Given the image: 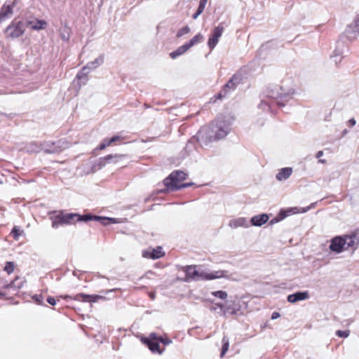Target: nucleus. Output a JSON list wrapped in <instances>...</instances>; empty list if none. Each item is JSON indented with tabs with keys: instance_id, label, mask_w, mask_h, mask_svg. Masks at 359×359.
<instances>
[{
	"instance_id": "obj_48",
	"label": "nucleus",
	"mask_w": 359,
	"mask_h": 359,
	"mask_svg": "<svg viewBox=\"0 0 359 359\" xmlns=\"http://www.w3.org/2000/svg\"><path fill=\"white\" fill-rule=\"evenodd\" d=\"M323 155V151H318L316 154V158H320Z\"/></svg>"
},
{
	"instance_id": "obj_12",
	"label": "nucleus",
	"mask_w": 359,
	"mask_h": 359,
	"mask_svg": "<svg viewBox=\"0 0 359 359\" xmlns=\"http://www.w3.org/2000/svg\"><path fill=\"white\" fill-rule=\"evenodd\" d=\"M314 205H315V203H311V205L310 206H308L306 208L292 207V208H287L285 210H281L280 211V215H281V219H285V217H287L290 215H292L306 212L311 208H313Z\"/></svg>"
},
{
	"instance_id": "obj_36",
	"label": "nucleus",
	"mask_w": 359,
	"mask_h": 359,
	"mask_svg": "<svg viewBox=\"0 0 359 359\" xmlns=\"http://www.w3.org/2000/svg\"><path fill=\"white\" fill-rule=\"evenodd\" d=\"M190 31H191L190 27L189 26H185V27L181 28L180 29H179L176 36L177 38H180V37L183 36L184 35L189 34L190 32Z\"/></svg>"
},
{
	"instance_id": "obj_21",
	"label": "nucleus",
	"mask_w": 359,
	"mask_h": 359,
	"mask_svg": "<svg viewBox=\"0 0 359 359\" xmlns=\"http://www.w3.org/2000/svg\"><path fill=\"white\" fill-rule=\"evenodd\" d=\"M164 255V252L162 250V248L161 247H158L156 249H153L151 252L148 251H144L143 252V257L147 258H151L153 259H158L161 257H163Z\"/></svg>"
},
{
	"instance_id": "obj_28",
	"label": "nucleus",
	"mask_w": 359,
	"mask_h": 359,
	"mask_svg": "<svg viewBox=\"0 0 359 359\" xmlns=\"http://www.w3.org/2000/svg\"><path fill=\"white\" fill-rule=\"evenodd\" d=\"M63 225L62 223V212H60L57 215L52 217V226L54 229H57L60 226Z\"/></svg>"
},
{
	"instance_id": "obj_32",
	"label": "nucleus",
	"mask_w": 359,
	"mask_h": 359,
	"mask_svg": "<svg viewBox=\"0 0 359 359\" xmlns=\"http://www.w3.org/2000/svg\"><path fill=\"white\" fill-rule=\"evenodd\" d=\"M124 157V155H121V154H109V155H107L106 156L104 159L107 161V162H111V161L113 160V161L114 163H117L122 158Z\"/></svg>"
},
{
	"instance_id": "obj_14",
	"label": "nucleus",
	"mask_w": 359,
	"mask_h": 359,
	"mask_svg": "<svg viewBox=\"0 0 359 359\" xmlns=\"http://www.w3.org/2000/svg\"><path fill=\"white\" fill-rule=\"evenodd\" d=\"M73 299L79 302H96L100 299H104V297L98 294H86L83 293H79L75 295Z\"/></svg>"
},
{
	"instance_id": "obj_29",
	"label": "nucleus",
	"mask_w": 359,
	"mask_h": 359,
	"mask_svg": "<svg viewBox=\"0 0 359 359\" xmlns=\"http://www.w3.org/2000/svg\"><path fill=\"white\" fill-rule=\"evenodd\" d=\"M342 54H343L342 50L341 49H339V48H337L334 50L333 53L332 54L331 57L336 64H338L342 60V57H343Z\"/></svg>"
},
{
	"instance_id": "obj_38",
	"label": "nucleus",
	"mask_w": 359,
	"mask_h": 359,
	"mask_svg": "<svg viewBox=\"0 0 359 359\" xmlns=\"http://www.w3.org/2000/svg\"><path fill=\"white\" fill-rule=\"evenodd\" d=\"M111 144L109 143V139H104L102 142L100 143V144L98 147V149L100 150L104 149L107 147L110 146Z\"/></svg>"
},
{
	"instance_id": "obj_55",
	"label": "nucleus",
	"mask_w": 359,
	"mask_h": 359,
	"mask_svg": "<svg viewBox=\"0 0 359 359\" xmlns=\"http://www.w3.org/2000/svg\"><path fill=\"white\" fill-rule=\"evenodd\" d=\"M69 297H70L67 296V295L64 297L65 299H67V298H69Z\"/></svg>"
},
{
	"instance_id": "obj_17",
	"label": "nucleus",
	"mask_w": 359,
	"mask_h": 359,
	"mask_svg": "<svg viewBox=\"0 0 359 359\" xmlns=\"http://www.w3.org/2000/svg\"><path fill=\"white\" fill-rule=\"evenodd\" d=\"M243 74L241 72H236L224 86V90L227 88L233 89L243 79Z\"/></svg>"
},
{
	"instance_id": "obj_8",
	"label": "nucleus",
	"mask_w": 359,
	"mask_h": 359,
	"mask_svg": "<svg viewBox=\"0 0 359 359\" xmlns=\"http://www.w3.org/2000/svg\"><path fill=\"white\" fill-rule=\"evenodd\" d=\"M25 25L22 22L13 21L6 29L5 35L8 39L21 36L25 32Z\"/></svg>"
},
{
	"instance_id": "obj_52",
	"label": "nucleus",
	"mask_w": 359,
	"mask_h": 359,
	"mask_svg": "<svg viewBox=\"0 0 359 359\" xmlns=\"http://www.w3.org/2000/svg\"><path fill=\"white\" fill-rule=\"evenodd\" d=\"M149 337H158V336L156 334V333H154V332H151V333L149 334Z\"/></svg>"
},
{
	"instance_id": "obj_35",
	"label": "nucleus",
	"mask_w": 359,
	"mask_h": 359,
	"mask_svg": "<svg viewBox=\"0 0 359 359\" xmlns=\"http://www.w3.org/2000/svg\"><path fill=\"white\" fill-rule=\"evenodd\" d=\"M15 269V264L13 262H7L4 268V271L8 274H11Z\"/></svg>"
},
{
	"instance_id": "obj_20",
	"label": "nucleus",
	"mask_w": 359,
	"mask_h": 359,
	"mask_svg": "<svg viewBox=\"0 0 359 359\" xmlns=\"http://www.w3.org/2000/svg\"><path fill=\"white\" fill-rule=\"evenodd\" d=\"M269 217L267 214H261L252 217L250 219L251 224L255 226H261L269 220Z\"/></svg>"
},
{
	"instance_id": "obj_47",
	"label": "nucleus",
	"mask_w": 359,
	"mask_h": 359,
	"mask_svg": "<svg viewBox=\"0 0 359 359\" xmlns=\"http://www.w3.org/2000/svg\"><path fill=\"white\" fill-rule=\"evenodd\" d=\"M13 284V282H11L10 284L3 285L0 286V287H2V288L11 287Z\"/></svg>"
},
{
	"instance_id": "obj_3",
	"label": "nucleus",
	"mask_w": 359,
	"mask_h": 359,
	"mask_svg": "<svg viewBox=\"0 0 359 359\" xmlns=\"http://www.w3.org/2000/svg\"><path fill=\"white\" fill-rule=\"evenodd\" d=\"M359 245V237L357 233L336 236L331 240L330 249L331 251L339 254L349 248L355 249Z\"/></svg>"
},
{
	"instance_id": "obj_23",
	"label": "nucleus",
	"mask_w": 359,
	"mask_h": 359,
	"mask_svg": "<svg viewBox=\"0 0 359 359\" xmlns=\"http://www.w3.org/2000/svg\"><path fill=\"white\" fill-rule=\"evenodd\" d=\"M292 173L291 168H283L278 170L276 174V179L278 181H283L288 179Z\"/></svg>"
},
{
	"instance_id": "obj_51",
	"label": "nucleus",
	"mask_w": 359,
	"mask_h": 359,
	"mask_svg": "<svg viewBox=\"0 0 359 359\" xmlns=\"http://www.w3.org/2000/svg\"><path fill=\"white\" fill-rule=\"evenodd\" d=\"M149 297H150V298H151V299H155V297H156L155 293H154V292H151V293L149 294Z\"/></svg>"
},
{
	"instance_id": "obj_22",
	"label": "nucleus",
	"mask_w": 359,
	"mask_h": 359,
	"mask_svg": "<svg viewBox=\"0 0 359 359\" xmlns=\"http://www.w3.org/2000/svg\"><path fill=\"white\" fill-rule=\"evenodd\" d=\"M87 217H89V221L95 220L100 222L102 225L106 226L109 224H115L116 223V219L111 217H100V216H93L90 215H86Z\"/></svg>"
},
{
	"instance_id": "obj_13",
	"label": "nucleus",
	"mask_w": 359,
	"mask_h": 359,
	"mask_svg": "<svg viewBox=\"0 0 359 359\" xmlns=\"http://www.w3.org/2000/svg\"><path fill=\"white\" fill-rule=\"evenodd\" d=\"M15 6V3H11L6 1L0 9V24L6 20V19L10 18L13 13V8Z\"/></svg>"
},
{
	"instance_id": "obj_44",
	"label": "nucleus",
	"mask_w": 359,
	"mask_h": 359,
	"mask_svg": "<svg viewBox=\"0 0 359 359\" xmlns=\"http://www.w3.org/2000/svg\"><path fill=\"white\" fill-rule=\"evenodd\" d=\"M259 107H262L264 109H265L266 108H268V109L270 108V107L268 105V104L265 101H262V102L259 104Z\"/></svg>"
},
{
	"instance_id": "obj_2",
	"label": "nucleus",
	"mask_w": 359,
	"mask_h": 359,
	"mask_svg": "<svg viewBox=\"0 0 359 359\" xmlns=\"http://www.w3.org/2000/svg\"><path fill=\"white\" fill-rule=\"evenodd\" d=\"M184 271L187 278L193 279L195 280H214L217 278H224L227 279L231 278V276L227 271L218 270V271H204L196 269V266H188L185 268Z\"/></svg>"
},
{
	"instance_id": "obj_10",
	"label": "nucleus",
	"mask_w": 359,
	"mask_h": 359,
	"mask_svg": "<svg viewBox=\"0 0 359 359\" xmlns=\"http://www.w3.org/2000/svg\"><path fill=\"white\" fill-rule=\"evenodd\" d=\"M224 29V27L222 23H220L213 29L212 33L208 41V46L210 50H213L218 43L219 39L222 36Z\"/></svg>"
},
{
	"instance_id": "obj_49",
	"label": "nucleus",
	"mask_w": 359,
	"mask_h": 359,
	"mask_svg": "<svg viewBox=\"0 0 359 359\" xmlns=\"http://www.w3.org/2000/svg\"><path fill=\"white\" fill-rule=\"evenodd\" d=\"M349 133V131L347 130V129H344L342 132H341V136L342 137H345L348 133Z\"/></svg>"
},
{
	"instance_id": "obj_24",
	"label": "nucleus",
	"mask_w": 359,
	"mask_h": 359,
	"mask_svg": "<svg viewBox=\"0 0 359 359\" xmlns=\"http://www.w3.org/2000/svg\"><path fill=\"white\" fill-rule=\"evenodd\" d=\"M89 73V71L88 70H83V68L81 72L78 73L76 75L75 82H77V85L81 87L83 85H85L86 82L88 81V74Z\"/></svg>"
},
{
	"instance_id": "obj_25",
	"label": "nucleus",
	"mask_w": 359,
	"mask_h": 359,
	"mask_svg": "<svg viewBox=\"0 0 359 359\" xmlns=\"http://www.w3.org/2000/svg\"><path fill=\"white\" fill-rule=\"evenodd\" d=\"M104 61V58L102 56H100L97 58H96L95 60L88 62L86 66L83 67V70H88L89 72L99 66H100Z\"/></svg>"
},
{
	"instance_id": "obj_46",
	"label": "nucleus",
	"mask_w": 359,
	"mask_h": 359,
	"mask_svg": "<svg viewBox=\"0 0 359 359\" xmlns=\"http://www.w3.org/2000/svg\"><path fill=\"white\" fill-rule=\"evenodd\" d=\"M280 317V314L278 312H273L271 316L272 319H277Z\"/></svg>"
},
{
	"instance_id": "obj_31",
	"label": "nucleus",
	"mask_w": 359,
	"mask_h": 359,
	"mask_svg": "<svg viewBox=\"0 0 359 359\" xmlns=\"http://www.w3.org/2000/svg\"><path fill=\"white\" fill-rule=\"evenodd\" d=\"M60 35L61 39L65 41H68L70 38V29L65 27L60 29Z\"/></svg>"
},
{
	"instance_id": "obj_34",
	"label": "nucleus",
	"mask_w": 359,
	"mask_h": 359,
	"mask_svg": "<svg viewBox=\"0 0 359 359\" xmlns=\"http://www.w3.org/2000/svg\"><path fill=\"white\" fill-rule=\"evenodd\" d=\"M11 235L15 241H18L20 236L23 233V231L20 230L18 226H14L11 231Z\"/></svg>"
},
{
	"instance_id": "obj_41",
	"label": "nucleus",
	"mask_w": 359,
	"mask_h": 359,
	"mask_svg": "<svg viewBox=\"0 0 359 359\" xmlns=\"http://www.w3.org/2000/svg\"><path fill=\"white\" fill-rule=\"evenodd\" d=\"M283 219H281V215H280V213L278 214V217L272 219L271 221H270V224H276L281 220H283Z\"/></svg>"
},
{
	"instance_id": "obj_19",
	"label": "nucleus",
	"mask_w": 359,
	"mask_h": 359,
	"mask_svg": "<svg viewBox=\"0 0 359 359\" xmlns=\"http://www.w3.org/2000/svg\"><path fill=\"white\" fill-rule=\"evenodd\" d=\"M229 226L232 229H237L238 227L248 228L250 225L245 217H238L231 219L229 222Z\"/></svg>"
},
{
	"instance_id": "obj_42",
	"label": "nucleus",
	"mask_w": 359,
	"mask_h": 359,
	"mask_svg": "<svg viewBox=\"0 0 359 359\" xmlns=\"http://www.w3.org/2000/svg\"><path fill=\"white\" fill-rule=\"evenodd\" d=\"M121 139V137L118 135L114 136L111 137V139H109V143L112 144L114 142H116V141H118Z\"/></svg>"
},
{
	"instance_id": "obj_40",
	"label": "nucleus",
	"mask_w": 359,
	"mask_h": 359,
	"mask_svg": "<svg viewBox=\"0 0 359 359\" xmlns=\"http://www.w3.org/2000/svg\"><path fill=\"white\" fill-rule=\"evenodd\" d=\"M356 124V121L354 118H352L351 119H349L347 122H346V126L351 128V127H353Z\"/></svg>"
},
{
	"instance_id": "obj_43",
	"label": "nucleus",
	"mask_w": 359,
	"mask_h": 359,
	"mask_svg": "<svg viewBox=\"0 0 359 359\" xmlns=\"http://www.w3.org/2000/svg\"><path fill=\"white\" fill-rule=\"evenodd\" d=\"M47 302L51 304V305H55L56 304V300L54 297H49L48 299H47Z\"/></svg>"
},
{
	"instance_id": "obj_33",
	"label": "nucleus",
	"mask_w": 359,
	"mask_h": 359,
	"mask_svg": "<svg viewBox=\"0 0 359 359\" xmlns=\"http://www.w3.org/2000/svg\"><path fill=\"white\" fill-rule=\"evenodd\" d=\"M229 346V340L226 338H223L222 341V350L220 353V357H224L226 352L228 351Z\"/></svg>"
},
{
	"instance_id": "obj_26",
	"label": "nucleus",
	"mask_w": 359,
	"mask_h": 359,
	"mask_svg": "<svg viewBox=\"0 0 359 359\" xmlns=\"http://www.w3.org/2000/svg\"><path fill=\"white\" fill-rule=\"evenodd\" d=\"M204 41V36L198 33L196 35H195L192 39H191L188 42L185 43L188 48L190 49L191 47L194 46L195 45L200 43Z\"/></svg>"
},
{
	"instance_id": "obj_9",
	"label": "nucleus",
	"mask_w": 359,
	"mask_h": 359,
	"mask_svg": "<svg viewBox=\"0 0 359 359\" xmlns=\"http://www.w3.org/2000/svg\"><path fill=\"white\" fill-rule=\"evenodd\" d=\"M90 217L86 215H80L76 213H62V223L63 225L74 224L77 222H88Z\"/></svg>"
},
{
	"instance_id": "obj_54",
	"label": "nucleus",
	"mask_w": 359,
	"mask_h": 359,
	"mask_svg": "<svg viewBox=\"0 0 359 359\" xmlns=\"http://www.w3.org/2000/svg\"><path fill=\"white\" fill-rule=\"evenodd\" d=\"M116 290V289H114V290ZM112 291H114V290H110L107 291V292H106V293H108V292H112Z\"/></svg>"
},
{
	"instance_id": "obj_15",
	"label": "nucleus",
	"mask_w": 359,
	"mask_h": 359,
	"mask_svg": "<svg viewBox=\"0 0 359 359\" xmlns=\"http://www.w3.org/2000/svg\"><path fill=\"white\" fill-rule=\"evenodd\" d=\"M345 33L347 37L351 39H355L358 36L359 34V22L357 19L347 26Z\"/></svg>"
},
{
	"instance_id": "obj_50",
	"label": "nucleus",
	"mask_w": 359,
	"mask_h": 359,
	"mask_svg": "<svg viewBox=\"0 0 359 359\" xmlns=\"http://www.w3.org/2000/svg\"><path fill=\"white\" fill-rule=\"evenodd\" d=\"M217 304H214L212 306V310L213 311H217V309H219V306L217 305Z\"/></svg>"
},
{
	"instance_id": "obj_30",
	"label": "nucleus",
	"mask_w": 359,
	"mask_h": 359,
	"mask_svg": "<svg viewBox=\"0 0 359 359\" xmlns=\"http://www.w3.org/2000/svg\"><path fill=\"white\" fill-rule=\"evenodd\" d=\"M207 4V0H200L197 11L193 15V18L196 19L204 11Z\"/></svg>"
},
{
	"instance_id": "obj_4",
	"label": "nucleus",
	"mask_w": 359,
	"mask_h": 359,
	"mask_svg": "<svg viewBox=\"0 0 359 359\" xmlns=\"http://www.w3.org/2000/svg\"><path fill=\"white\" fill-rule=\"evenodd\" d=\"M294 89L285 90L282 86H274L267 91V96L276 100L278 105L284 106L285 102L291 100L294 95Z\"/></svg>"
},
{
	"instance_id": "obj_6",
	"label": "nucleus",
	"mask_w": 359,
	"mask_h": 359,
	"mask_svg": "<svg viewBox=\"0 0 359 359\" xmlns=\"http://www.w3.org/2000/svg\"><path fill=\"white\" fill-rule=\"evenodd\" d=\"M142 344L146 345L153 353H162L164 346L172 343L170 338H140Z\"/></svg>"
},
{
	"instance_id": "obj_5",
	"label": "nucleus",
	"mask_w": 359,
	"mask_h": 359,
	"mask_svg": "<svg viewBox=\"0 0 359 359\" xmlns=\"http://www.w3.org/2000/svg\"><path fill=\"white\" fill-rule=\"evenodd\" d=\"M187 178V174L182 171H175L163 181L165 186L171 191L186 188L191 185V183H182Z\"/></svg>"
},
{
	"instance_id": "obj_27",
	"label": "nucleus",
	"mask_w": 359,
	"mask_h": 359,
	"mask_svg": "<svg viewBox=\"0 0 359 359\" xmlns=\"http://www.w3.org/2000/svg\"><path fill=\"white\" fill-rule=\"evenodd\" d=\"M189 50V48H188L187 44L184 43L182 46L178 47L175 51L170 53V56L172 59H175L177 57L185 53Z\"/></svg>"
},
{
	"instance_id": "obj_37",
	"label": "nucleus",
	"mask_w": 359,
	"mask_h": 359,
	"mask_svg": "<svg viewBox=\"0 0 359 359\" xmlns=\"http://www.w3.org/2000/svg\"><path fill=\"white\" fill-rule=\"evenodd\" d=\"M212 294L217 298L221 299H225L228 296V294L226 292L222 291V290L212 292Z\"/></svg>"
},
{
	"instance_id": "obj_45",
	"label": "nucleus",
	"mask_w": 359,
	"mask_h": 359,
	"mask_svg": "<svg viewBox=\"0 0 359 359\" xmlns=\"http://www.w3.org/2000/svg\"><path fill=\"white\" fill-rule=\"evenodd\" d=\"M34 299H35V301L36 302H38L39 304H41V299H42V297L41 295L38 296V295H36L34 297Z\"/></svg>"
},
{
	"instance_id": "obj_53",
	"label": "nucleus",
	"mask_w": 359,
	"mask_h": 359,
	"mask_svg": "<svg viewBox=\"0 0 359 359\" xmlns=\"http://www.w3.org/2000/svg\"><path fill=\"white\" fill-rule=\"evenodd\" d=\"M319 163H325L326 161L325 159H320L319 160Z\"/></svg>"
},
{
	"instance_id": "obj_16",
	"label": "nucleus",
	"mask_w": 359,
	"mask_h": 359,
	"mask_svg": "<svg viewBox=\"0 0 359 359\" xmlns=\"http://www.w3.org/2000/svg\"><path fill=\"white\" fill-rule=\"evenodd\" d=\"M309 298V293L308 291L297 292L295 293L289 294L287 297V300L292 304L297 303L300 301H304Z\"/></svg>"
},
{
	"instance_id": "obj_1",
	"label": "nucleus",
	"mask_w": 359,
	"mask_h": 359,
	"mask_svg": "<svg viewBox=\"0 0 359 359\" xmlns=\"http://www.w3.org/2000/svg\"><path fill=\"white\" fill-rule=\"evenodd\" d=\"M233 121L234 118L230 114L218 116L210 126L203 127L198 131V140L207 145L214 140L225 137L230 132Z\"/></svg>"
},
{
	"instance_id": "obj_7",
	"label": "nucleus",
	"mask_w": 359,
	"mask_h": 359,
	"mask_svg": "<svg viewBox=\"0 0 359 359\" xmlns=\"http://www.w3.org/2000/svg\"><path fill=\"white\" fill-rule=\"evenodd\" d=\"M217 305L219 309L218 313L224 317L236 315L241 309L240 301L238 298L227 300L224 304Z\"/></svg>"
},
{
	"instance_id": "obj_39",
	"label": "nucleus",
	"mask_w": 359,
	"mask_h": 359,
	"mask_svg": "<svg viewBox=\"0 0 359 359\" xmlns=\"http://www.w3.org/2000/svg\"><path fill=\"white\" fill-rule=\"evenodd\" d=\"M336 334L338 336V337H348V335L350 334V332L349 330H344V331H342V330H337L336 332Z\"/></svg>"
},
{
	"instance_id": "obj_11",
	"label": "nucleus",
	"mask_w": 359,
	"mask_h": 359,
	"mask_svg": "<svg viewBox=\"0 0 359 359\" xmlns=\"http://www.w3.org/2000/svg\"><path fill=\"white\" fill-rule=\"evenodd\" d=\"M67 147L68 143L65 140H60L56 143H47L43 149L47 153H58Z\"/></svg>"
},
{
	"instance_id": "obj_18",
	"label": "nucleus",
	"mask_w": 359,
	"mask_h": 359,
	"mask_svg": "<svg viewBox=\"0 0 359 359\" xmlns=\"http://www.w3.org/2000/svg\"><path fill=\"white\" fill-rule=\"evenodd\" d=\"M27 25L29 26L33 30L39 31L46 28L48 23L44 20L33 19L27 21Z\"/></svg>"
}]
</instances>
